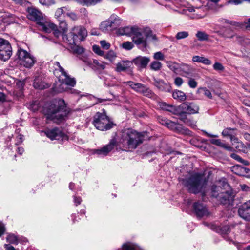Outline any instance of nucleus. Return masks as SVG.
<instances>
[{
	"instance_id": "f257e3e1",
	"label": "nucleus",
	"mask_w": 250,
	"mask_h": 250,
	"mask_svg": "<svg viewBox=\"0 0 250 250\" xmlns=\"http://www.w3.org/2000/svg\"><path fill=\"white\" fill-rule=\"evenodd\" d=\"M144 140L143 135L132 128L125 129L122 132L121 138L117 142L115 138H112L109 143L100 149L94 150V153L99 156H106L115 147L117 150L126 151L136 149Z\"/></svg>"
},
{
	"instance_id": "f03ea898",
	"label": "nucleus",
	"mask_w": 250,
	"mask_h": 250,
	"mask_svg": "<svg viewBox=\"0 0 250 250\" xmlns=\"http://www.w3.org/2000/svg\"><path fill=\"white\" fill-rule=\"evenodd\" d=\"M43 112L47 120L59 124L65 120L69 111L64 100L60 99L46 104Z\"/></svg>"
},
{
	"instance_id": "7ed1b4c3",
	"label": "nucleus",
	"mask_w": 250,
	"mask_h": 250,
	"mask_svg": "<svg viewBox=\"0 0 250 250\" xmlns=\"http://www.w3.org/2000/svg\"><path fill=\"white\" fill-rule=\"evenodd\" d=\"M181 182L189 193L194 194L201 193L203 196L205 195L208 180L203 174L195 173L188 178L182 179Z\"/></svg>"
},
{
	"instance_id": "20e7f679",
	"label": "nucleus",
	"mask_w": 250,
	"mask_h": 250,
	"mask_svg": "<svg viewBox=\"0 0 250 250\" xmlns=\"http://www.w3.org/2000/svg\"><path fill=\"white\" fill-rule=\"evenodd\" d=\"M27 18L35 21L38 24V28L44 32H49L54 27V24L46 21L43 18L42 14L34 7H28L27 9Z\"/></svg>"
},
{
	"instance_id": "39448f33",
	"label": "nucleus",
	"mask_w": 250,
	"mask_h": 250,
	"mask_svg": "<svg viewBox=\"0 0 250 250\" xmlns=\"http://www.w3.org/2000/svg\"><path fill=\"white\" fill-rule=\"evenodd\" d=\"M103 111V113L98 112L95 114L93 117L92 123L97 129L106 131L113 128L116 124L110 121L104 109Z\"/></svg>"
},
{
	"instance_id": "423d86ee",
	"label": "nucleus",
	"mask_w": 250,
	"mask_h": 250,
	"mask_svg": "<svg viewBox=\"0 0 250 250\" xmlns=\"http://www.w3.org/2000/svg\"><path fill=\"white\" fill-rule=\"evenodd\" d=\"M125 84L135 92L141 94L145 96L152 98L154 96V93L153 91L146 85L133 81L126 82L125 83Z\"/></svg>"
},
{
	"instance_id": "0eeeda50",
	"label": "nucleus",
	"mask_w": 250,
	"mask_h": 250,
	"mask_svg": "<svg viewBox=\"0 0 250 250\" xmlns=\"http://www.w3.org/2000/svg\"><path fill=\"white\" fill-rule=\"evenodd\" d=\"M59 81L61 83L59 87L58 88L53 87L54 90L59 93L62 92L66 90V88L64 87L65 85L74 87L76 83L75 79L70 77L65 71L64 73H61V76H60Z\"/></svg>"
},
{
	"instance_id": "6e6552de",
	"label": "nucleus",
	"mask_w": 250,
	"mask_h": 250,
	"mask_svg": "<svg viewBox=\"0 0 250 250\" xmlns=\"http://www.w3.org/2000/svg\"><path fill=\"white\" fill-rule=\"evenodd\" d=\"M17 55L19 60L21 61L22 65L27 68H31L36 62L35 58L29 54L27 51L22 49H18Z\"/></svg>"
},
{
	"instance_id": "1a4fd4ad",
	"label": "nucleus",
	"mask_w": 250,
	"mask_h": 250,
	"mask_svg": "<svg viewBox=\"0 0 250 250\" xmlns=\"http://www.w3.org/2000/svg\"><path fill=\"white\" fill-rule=\"evenodd\" d=\"M12 55V47L9 42L0 38V59L6 61Z\"/></svg>"
},
{
	"instance_id": "9d476101",
	"label": "nucleus",
	"mask_w": 250,
	"mask_h": 250,
	"mask_svg": "<svg viewBox=\"0 0 250 250\" xmlns=\"http://www.w3.org/2000/svg\"><path fill=\"white\" fill-rule=\"evenodd\" d=\"M143 29L136 26L131 35L133 42L137 45H142L146 48L147 42L146 39L143 36Z\"/></svg>"
},
{
	"instance_id": "9b49d317",
	"label": "nucleus",
	"mask_w": 250,
	"mask_h": 250,
	"mask_svg": "<svg viewBox=\"0 0 250 250\" xmlns=\"http://www.w3.org/2000/svg\"><path fill=\"white\" fill-rule=\"evenodd\" d=\"M178 109L188 114H195L199 113V106L194 102H186L178 106Z\"/></svg>"
},
{
	"instance_id": "f8f14e48",
	"label": "nucleus",
	"mask_w": 250,
	"mask_h": 250,
	"mask_svg": "<svg viewBox=\"0 0 250 250\" xmlns=\"http://www.w3.org/2000/svg\"><path fill=\"white\" fill-rule=\"evenodd\" d=\"M193 210L196 215L199 218L207 216L209 214L206 205L200 201L195 202L193 203Z\"/></svg>"
},
{
	"instance_id": "ddd939ff",
	"label": "nucleus",
	"mask_w": 250,
	"mask_h": 250,
	"mask_svg": "<svg viewBox=\"0 0 250 250\" xmlns=\"http://www.w3.org/2000/svg\"><path fill=\"white\" fill-rule=\"evenodd\" d=\"M150 61L148 57L138 56L132 60L131 63L134 64L139 70H141L146 68Z\"/></svg>"
},
{
	"instance_id": "4468645a",
	"label": "nucleus",
	"mask_w": 250,
	"mask_h": 250,
	"mask_svg": "<svg viewBox=\"0 0 250 250\" xmlns=\"http://www.w3.org/2000/svg\"><path fill=\"white\" fill-rule=\"evenodd\" d=\"M239 215L247 221H250V200L242 204L238 209Z\"/></svg>"
},
{
	"instance_id": "2eb2a0df",
	"label": "nucleus",
	"mask_w": 250,
	"mask_h": 250,
	"mask_svg": "<svg viewBox=\"0 0 250 250\" xmlns=\"http://www.w3.org/2000/svg\"><path fill=\"white\" fill-rule=\"evenodd\" d=\"M166 127L170 130L179 133L188 134L190 132L189 129L184 128L182 125L170 120Z\"/></svg>"
},
{
	"instance_id": "dca6fc26",
	"label": "nucleus",
	"mask_w": 250,
	"mask_h": 250,
	"mask_svg": "<svg viewBox=\"0 0 250 250\" xmlns=\"http://www.w3.org/2000/svg\"><path fill=\"white\" fill-rule=\"evenodd\" d=\"M203 224L205 226L209 227L211 229L221 235L227 234L230 231V227L228 225L218 226L214 224H209L207 222H204Z\"/></svg>"
},
{
	"instance_id": "f3484780",
	"label": "nucleus",
	"mask_w": 250,
	"mask_h": 250,
	"mask_svg": "<svg viewBox=\"0 0 250 250\" xmlns=\"http://www.w3.org/2000/svg\"><path fill=\"white\" fill-rule=\"evenodd\" d=\"M71 31L79 42L84 40L87 34L86 29L82 26H75Z\"/></svg>"
},
{
	"instance_id": "a211bd4d",
	"label": "nucleus",
	"mask_w": 250,
	"mask_h": 250,
	"mask_svg": "<svg viewBox=\"0 0 250 250\" xmlns=\"http://www.w3.org/2000/svg\"><path fill=\"white\" fill-rule=\"evenodd\" d=\"M47 137L51 140H60L62 139L64 134L60 129L55 127L51 129H48L45 132Z\"/></svg>"
},
{
	"instance_id": "6ab92c4d",
	"label": "nucleus",
	"mask_w": 250,
	"mask_h": 250,
	"mask_svg": "<svg viewBox=\"0 0 250 250\" xmlns=\"http://www.w3.org/2000/svg\"><path fill=\"white\" fill-rule=\"evenodd\" d=\"M131 62L123 61L116 64V71L118 72H126L129 74H133L132 68L131 67Z\"/></svg>"
},
{
	"instance_id": "aec40b11",
	"label": "nucleus",
	"mask_w": 250,
	"mask_h": 250,
	"mask_svg": "<svg viewBox=\"0 0 250 250\" xmlns=\"http://www.w3.org/2000/svg\"><path fill=\"white\" fill-rule=\"evenodd\" d=\"M217 33L224 38H232L235 35L234 30L230 26L222 27Z\"/></svg>"
},
{
	"instance_id": "412c9836",
	"label": "nucleus",
	"mask_w": 250,
	"mask_h": 250,
	"mask_svg": "<svg viewBox=\"0 0 250 250\" xmlns=\"http://www.w3.org/2000/svg\"><path fill=\"white\" fill-rule=\"evenodd\" d=\"M194 69L188 64L186 63H182L180 64L179 75L187 78H190L193 76V72Z\"/></svg>"
},
{
	"instance_id": "4be33fe9",
	"label": "nucleus",
	"mask_w": 250,
	"mask_h": 250,
	"mask_svg": "<svg viewBox=\"0 0 250 250\" xmlns=\"http://www.w3.org/2000/svg\"><path fill=\"white\" fill-rule=\"evenodd\" d=\"M154 85L160 90L169 92L171 91V87L169 83L165 82L160 79H154Z\"/></svg>"
},
{
	"instance_id": "5701e85b",
	"label": "nucleus",
	"mask_w": 250,
	"mask_h": 250,
	"mask_svg": "<svg viewBox=\"0 0 250 250\" xmlns=\"http://www.w3.org/2000/svg\"><path fill=\"white\" fill-rule=\"evenodd\" d=\"M232 171L238 175L245 177L250 176V169L239 165L232 167Z\"/></svg>"
},
{
	"instance_id": "b1692460",
	"label": "nucleus",
	"mask_w": 250,
	"mask_h": 250,
	"mask_svg": "<svg viewBox=\"0 0 250 250\" xmlns=\"http://www.w3.org/2000/svg\"><path fill=\"white\" fill-rule=\"evenodd\" d=\"M216 198L223 205L229 204L230 200L232 199L231 193L229 191H226L219 193Z\"/></svg>"
},
{
	"instance_id": "393cba45",
	"label": "nucleus",
	"mask_w": 250,
	"mask_h": 250,
	"mask_svg": "<svg viewBox=\"0 0 250 250\" xmlns=\"http://www.w3.org/2000/svg\"><path fill=\"white\" fill-rule=\"evenodd\" d=\"M33 86L36 89H44L49 87L48 84L45 83L41 76H36L34 80Z\"/></svg>"
},
{
	"instance_id": "a878e982",
	"label": "nucleus",
	"mask_w": 250,
	"mask_h": 250,
	"mask_svg": "<svg viewBox=\"0 0 250 250\" xmlns=\"http://www.w3.org/2000/svg\"><path fill=\"white\" fill-rule=\"evenodd\" d=\"M62 40L69 45H76L79 42L71 31L68 35L65 34L62 35Z\"/></svg>"
},
{
	"instance_id": "bb28decb",
	"label": "nucleus",
	"mask_w": 250,
	"mask_h": 250,
	"mask_svg": "<svg viewBox=\"0 0 250 250\" xmlns=\"http://www.w3.org/2000/svg\"><path fill=\"white\" fill-rule=\"evenodd\" d=\"M90 67L94 70L101 71L105 68L106 63L103 62H99L97 60H93L89 62Z\"/></svg>"
},
{
	"instance_id": "cd10ccee",
	"label": "nucleus",
	"mask_w": 250,
	"mask_h": 250,
	"mask_svg": "<svg viewBox=\"0 0 250 250\" xmlns=\"http://www.w3.org/2000/svg\"><path fill=\"white\" fill-rule=\"evenodd\" d=\"M109 21L112 30L117 28L122 23V20L116 15H112Z\"/></svg>"
},
{
	"instance_id": "c85d7f7f",
	"label": "nucleus",
	"mask_w": 250,
	"mask_h": 250,
	"mask_svg": "<svg viewBox=\"0 0 250 250\" xmlns=\"http://www.w3.org/2000/svg\"><path fill=\"white\" fill-rule=\"evenodd\" d=\"M136 26H125L124 27L119 28L118 29L117 33L119 35H126L131 36L134 29L135 28Z\"/></svg>"
},
{
	"instance_id": "c756f323",
	"label": "nucleus",
	"mask_w": 250,
	"mask_h": 250,
	"mask_svg": "<svg viewBox=\"0 0 250 250\" xmlns=\"http://www.w3.org/2000/svg\"><path fill=\"white\" fill-rule=\"evenodd\" d=\"M117 250H144L138 245L130 242H126L122 245V248Z\"/></svg>"
},
{
	"instance_id": "7c9ffc66",
	"label": "nucleus",
	"mask_w": 250,
	"mask_h": 250,
	"mask_svg": "<svg viewBox=\"0 0 250 250\" xmlns=\"http://www.w3.org/2000/svg\"><path fill=\"white\" fill-rule=\"evenodd\" d=\"M236 130V128H226L222 132V135L224 137H229L231 141L235 140L236 139L235 137Z\"/></svg>"
},
{
	"instance_id": "2f4dec72",
	"label": "nucleus",
	"mask_w": 250,
	"mask_h": 250,
	"mask_svg": "<svg viewBox=\"0 0 250 250\" xmlns=\"http://www.w3.org/2000/svg\"><path fill=\"white\" fill-rule=\"evenodd\" d=\"M143 29V34L146 37V39L151 40L152 41H157V38L156 35L153 34L152 30L150 28L146 27L144 28Z\"/></svg>"
},
{
	"instance_id": "473e14b6",
	"label": "nucleus",
	"mask_w": 250,
	"mask_h": 250,
	"mask_svg": "<svg viewBox=\"0 0 250 250\" xmlns=\"http://www.w3.org/2000/svg\"><path fill=\"white\" fill-rule=\"evenodd\" d=\"M166 64L167 66L171 71L177 74H179L181 64L171 61H167Z\"/></svg>"
},
{
	"instance_id": "72a5a7b5",
	"label": "nucleus",
	"mask_w": 250,
	"mask_h": 250,
	"mask_svg": "<svg viewBox=\"0 0 250 250\" xmlns=\"http://www.w3.org/2000/svg\"><path fill=\"white\" fill-rule=\"evenodd\" d=\"M172 97L174 99L180 101H184L186 99V95L181 90H175L172 92Z\"/></svg>"
},
{
	"instance_id": "f704fd0d",
	"label": "nucleus",
	"mask_w": 250,
	"mask_h": 250,
	"mask_svg": "<svg viewBox=\"0 0 250 250\" xmlns=\"http://www.w3.org/2000/svg\"><path fill=\"white\" fill-rule=\"evenodd\" d=\"M192 61L194 62H200L207 65L211 64V62L208 58L202 56H194L192 57Z\"/></svg>"
},
{
	"instance_id": "c9c22d12",
	"label": "nucleus",
	"mask_w": 250,
	"mask_h": 250,
	"mask_svg": "<svg viewBox=\"0 0 250 250\" xmlns=\"http://www.w3.org/2000/svg\"><path fill=\"white\" fill-rule=\"evenodd\" d=\"M161 108L166 111H169L173 114L177 113V107L175 106L172 105H169L167 104L166 103L162 102L160 104Z\"/></svg>"
},
{
	"instance_id": "e433bc0d",
	"label": "nucleus",
	"mask_w": 250,
	"mask_h": 250,
	"mask_svg": "<svg viewBox=\"0 0 250 250\" xmlns=\"http://www.w3.org/2000/svg\"><path fill=\"white\" fill-rule=\"evenodd\" d=\"M78 3L83 6L94 5L101 1V0H77Z\"/></svg>"
},
{
	"instance_id": "4c0bfd02",
	"label": "nucleus",
	"mask_w": 250,
	"mask_h": 250,
	"mask_svg": "<svg viewBox=\"0 0 250 250\" xmlns=\"http://www.w3.org/2000/svg\"><path fill=\"white\" fill-rule=\"evenodd\" d=\"M196 37L199 41H208L209 40V35L204 31H198L196 34Z\"/></svg>"
},
{
	"instance_id": "58836bf2",
	"label": "nucleus",
	"mask_w": 250,
	"mask_h": 250,
	"mask_svg": "<svg viewBox=\"0 0 250 250\" xmlns=\"http://www.w3.org/2000/svg\"><path fill=\"white\" fill-rule=\"evenodd\" d=\"M209 141L211 144L229 150V147L227 146L226 145L223 143L220 139L212 138L209 139Z\"/></svg>"
},
{
	"instance_id": "ea45409f",
	"label": "nucleus",
	"mask_w": 250,
	"mask_h": 250,
	"mask_svg": "<svg viewBox=\"0 0 250 250\" xmlns=\"http://www.w3.org/2000/svg\"><path fill=\"white\" fill-rule=\"evenodd\" d=\"M6 241L10 244L17 245L18 244V239L17 237L14 234H8L6 237Z\"/></svg>"
},
{
	"instance_id": "a19ab883",
	"label": "nucleus",
	"mask_w": 250,
	"mask_h": 250,
	"mask_svg": "<svg viewBox=\"0 0 250 250\" xmlns=\"http://www.w3.org/2000/svg\"><path fill=\"white\" fill-rule=\"evenodd\" d=\"M51 31H53V33L54 34V37L58 39L60 36H62V35L64 34L65 33L62 32V30H59L57 29V26L54 24V27L51 28V30L49 32H45V33H50Z\"/></svg>"
},
{
	"instance_id": "79ce46f5",
	"label": "nucleus",
	"mask_w": 250,
	"mask_h": 250,
	"mask_svg": "<svg viewBox=\"0 0 250 250\" xmlns=\"http://www.w3.org/2000/svg\"><path fill=\"white\" fill-rule=\"evenodd\" d=\"M162 67V64L161 62L157 61H153L150 65V69L155 71H158L160 70Z\"/></svg>"
},
{
	"instance_id": "37998d69",
	"label": "nucleus",
	"mask_w": 250,
	"mask_h": 250,
	"mask_svg": "<svg viewBox=\"0 0 250 250\" xmlns=\"http://www.w3.org/2000/svg\"><path fill=\"white\" fill-rule=\"evenodd\" d=\"M236 40L242 45H246L250 43V40L244 36H237Z\"/></svg>"
},
{
	"instance_id": "c03bdc74",
	"label": "nucleus",
	"mask_w": 250,
	"mask_h": 250,
	"mask_svg": "<svg viewBox=\"0 0 250 250\" xmlns=\"http://www.w3.org/2000/svg\"><path fill=\"white\" fill-rule=\"evenodd\" d=\"M100 28L104 32H106L108 30H111L112 29L111 27H110L109 19L101 23Z\"/></svg>"
},
{
	"instance_id": "a18cd8bd",
	"label": "nucleus",
	"mask_w": 250,
	"mask_h": 250,
	"mask_svg": "<svg viewBox=\"0 0 250 250\" xmlns=\"http://www.w3.org/2000/svg\"><path fill=\"white\" fill-rule=\"evenodd\" d=\"M59 27L62 32L65 33L67 30V24L64 19H59Z\"/></svg>"
},
{
	"instance_id": "49530a36",
	"label": "nucleus",
	"mask_w": 250,
	"mask_h": 250,
	"mask_svg": "<svg viewBox=\"0 0 250 250\" xmlns=\"http://www.w3.org/2000/svg\"><path fill=\"white\" fill-rule=\"evenodd\" d=\"M64 7H61L60 8H58L55 14V17L56 19L58 20L59 19H64V12L63 9Z\"/></svg>"
},
{
	"instance_id": "de8ad7c7",
	"label": "nucleus",
	"mask_w": 250,
	"mask_h": 250,
	"mask_svg": "<svg viewBox=\"0 0 250 250\" xmlns=\"http://www.w3.org/2000/svg\"><path fill=\"white\" fill-rule=\"evenodd\" d=\"M189 36V33L188 31H181L178 32L175 38L179 40L184 39L187 38Z\"/></svg>"
},
{
	"instance_id": "09e8293b",
	"label": "nucleus",
	"mask_w": 250,
	"mask_h": 250,
	"mask_svg": "<svg viewBox=\"0 0 250 250\" xmlns=\"http://www.w3.org/2000/svg\"><path fill=\"white\" fill-rule=\"evenodd\" d=\"M184 124L192 128H195L196 127V122L192 118H187L185 121Z\"/></svg>"
},
{
	"instance_id": "8fccbe9b",
	"label": "nucleus",
	"mask_w": 250,
	"mask_h": 250,
	"mask_svg": "<svg viewBox=\"0 0 250 250\" xmlns=\"http://www.w3.org/2000/svg\"><path fill=\"white\" fill-rule=\"evenodd\" d=\"M221 188L220 186H217L216 185H212L211 186V195L212 197H217V196L219 194V193H218V192L219 191V189Z\"/></svg>"
},
{
	"instance_id": "3c124183",
	"label": "nucleus",
	"mask_w": 250,
	"mask_h": 250,
	"mask_svg": "<svg viewBox=\"0 0 250 250\" xmlns=\"http://www.w3.org/2000/svg\"><path fill=\"white\" fill-rule=\"evenodd\" d=\"M72 49L75 53L78 54H82L84 52V48L79 45H74L72 47Z\"/></svg>"
},
{
	"instance_id": "603ef678",
	"label": "nucleus",
	"mask_w": 250,
	"mask_h": 250,
	"mask_svg": "<svg viewBox=\"0 0 250 250\" xmlns=\"http://www.w3.org/2000/svg\"><path fill=\"white\" fill-rule=\"evenodd\" d=\"M153 58L156 60L163 61L165 59V55L161 51L157 52L154 54Z\"/></svg>"
},
{
	"instance_id": "864d4df0",
	"label": "nucleus",
	"mask_w": 250,
	"mask_h": 250,
	"mask_svg": "<svg viewBox=\"0 0 250 250\" xmlns=\"http://www.w3.org/2000/svg\"><path fill=\"white\" fill-rule=\"evenodd\" d=\"M93 51L97 54L100 56H104V52L102 51L100 47L97 45H94L92 47Z\"/></svg>"
},
{
	"instance_id": "5fc2aeb1",
	"label": "nucleus",
	"mask_w": 250,
	"mask_h": 250,
	"mask_svg": "<svg viewBox=\"0 0 250 250\" xmlns=\"http://www.w3.org/2000/svg\"><path fill=\"white\" fill-rule=\"evenodd\" d=\"M116 57V55L115 53L112 50H110L106 54L105 58L111 61H112L115 59Z\"/></svg>"
},
{
	"instance_id": "6e6d98bb",
	"label": "nucleus",
	"mask_w": 250,
	"mask_h": 250,
	"mask_svg": "<svg viewBox=\"0 0 250 250\" xmlns=\"http://www.w3.org/2000/svg\"><path fill=\"white\" fill-rule=\"evenodd\" d=\"M158 121L162 125L167 126L168 124L169 120L167 119V118L163 116H159L157 118Z\"/></svg>"
},
{
	"instance_id": "4d7b16f0",
	"label": "nucleus",
	"mask_w": 250,
	"mask_h": 250,
	"mask_svg": "<svg viewBox=\"0 0 250 250\" xmlns=\"http://www.w3.org/2000/svg\"><path fill=\"white\" fill-rule=\"evenodd\" d=\"M213 69L218 71H223L224 70V67L220 62H216L213 65Z\"/></svg>"
},
{
	"instance_id": "13d9d810",
	"label": "nucleus",
	"mask_w": 250,
	"mask_h": 250,
	"mask_svg": "<svg viewBox=\"0 0 250 250\" xmlns=\"http://www.w3.org/2000/svg\"><path fill=\"white\" fill-rule=\"evenodd\" d=\"M122 46L125 49L130 50L133 48L134 45L131 42H125L123 43Z\"/></svg>"
},
{
	"instance_id": "bf43d9fd",
	"label": "nucleus",
	"mask_w": 250,
	"mask_h": 250,
	"mask_svg": "<svg viewBox=\"0 0 250 250\" xmlns=\"http://www.w3.org/2000/svg\"><path fill=\"white\" fill-rule=\"evenodd\" d=\"M177 113L176 115H178L179 116V119L183 121L184 123H185V121H186V119L188 118L186 114L187 113L184 112L183 110H181L180 112H179L178 110H177Z\"/></svg>"
},
{
	"instance_id": "052dcab7",
	"label": "nucleus",
	"mask_w": 250,
	"mask_h": 250,
	"mask_svg": "<svg viewBox=\"0 0 250 250\" xmlns=\"http://www.w3.org/2000/svg\"><path fill=\"white\" fill-rule=\"evenodd\" d=\"M188 86L191 88H195L197 86V82L193 78H189Z\"/></svg>"
},
{
	"instance_id": "680f3d73",
	"label": "nucleus",
	"mask_w": 250,
	"mask_h": 250,
	"mask_svg": "<svg viewBox=\"0 0 250 250\" xmlns=\"http://www.w3.org/2000/svg\"><path fill=\"white\" fill-rule=\"evenodd\" d=\"M39 2L42 5L50 6L55 3L54 0H39Z\"/></svg>"
},
{
	"instance_id": "e2e57ef3",
	"label": "nucleus",
	"mask_w": 250,
	"mask_h": 250,
	"mask_svg": "<svg viewBox=\"0 0 250 250\" xmlns=\"http://www.w3.org/2000/svg\"><path fill=\"white\" fill-rule=\"evenodd\" d=\"M183 83V80L179 77H177L174 79V83L177 87L181 86Z\"/></svg>"
},
{
	"instance_id": "0e129e2a",
	"label": "nucleus",
	"mask_w": 250,
	"mask_h": 250,
	"mask_svg": "<svg viewBox=\"0 0 250 250\" xmlns=\"http://www.w3.org/2000/svg\"><path fill=\"white\" fill-rule=\"evenodd\" d=\"M100 43L102 47L104 49L107 50L109 49L110 47V44L106 42L105 40L101 41Z\"/></svg>"
},
{
	"instance_id": "69168bd1",
	"label": "nucleus",
	"mask_w": 250,
	"mask_h": 250,
	"mask_svg": "<svg viewBox=\"0 0 250 250\" xmlns=\"http://www.w3.org/2000/svg\"><path fill=\"white\" fill-rule=\"evenodd\" d=\"M23 136L21 134H18L15 139V144L16 145H19L21 144L23 141Z\"/></svg>"
},
{
	"instance_id": "338daca9",
	"label": "nucleus",
	"mask_w": 250,
	"mask_h": 250,
	"mask_svg": "<svg viewBox=\"0 0 250 250\" xmlns=\"http://www.w3.org/2000/svg\"><path fill=\"white\" fill-rule=\"evenodd\" d=\"M201 89L204 91V94L205 96H206L210 99H212V94L210 90H209L206 87L201 88Z\"/></svg>"
},
{
	"instance_id": "774afa93",
	"label": "nucleus",
	"mask_w": 250,
	"mask_h": 250,
	"mask_svg": "<svg viewBox=\"0 0 250 250\" xmlns=\"http://www.w3.org/2000/svg\"><path fill=\"white\" fill-rule=\"evenodd\" d=\"M73 197V201L76 206H77L81 203L82 200L81 197H78L76 195H74Z\"/></svg>"
}]
</instances>
